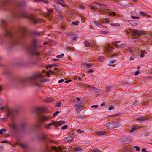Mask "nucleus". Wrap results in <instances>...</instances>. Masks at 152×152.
<instances>
[{
	"label": "nucleus",
	"mask_w": 152,
	"mask_h": 152,
	"mask_svg": "<svg viewBox=\"0 0 152 152\" xmlns=\"http://www.w3.org/2000/svg\"><path fill=\"white\" fill-rule=\"evenodd\" d=\"M138 121H142L147 119V117L146 116H141L137 118Z\"/></svg>",
	"instance_id": "13"
},
{
	"label": "nucleus",
	"mask_w": 152,
	"mask_h": 152,
	"mask_svg": "<svg viewBox=\"0 0 152 152\" xmlns=\"http://www.w3.org/2000/svg\"><path fill=\"white\" fill-rule=\"evenodd\" d=\"M20 146L23 148H25L27 147V145L26 144H21Z\"/></svg>",
	"instance_id": "48"
},
{
	"label": "nucleus",
	"mask_w": 152,
	"mask_h": 152,
	"mask_svg": "<svg viewBox=\"0 0 152 152\" xmlns=\"http://www.w3.org/2000/svg\"><path fill=\"white\" fill-rule=\"evenodd\" d=\"M64 81V80L63 79H61L59 80L58 82V83H60L61 82H63Z\"/></svg>",
	"instance_id": "63"
},
{
	"label": "nucleus",
	"mask_w": 152,
	"mask_h": 152,
	"mask_svg": "<svg viewBox=\"0 0 152 152\" xmlns=\"http://www.w3.org/2000/svg\"><path fill=\"white\" fill-rule=\"evenodd\" d=\"M52 149L55 152H66L63 151L61 148L60 146H59L58 148L56 146H52Z\"/></svg>",
	"instance_id": "8"
},
{
	"label": "nucleus",
	"mask_w": 152,
	"mask_h": 152,
	"mask_svg": "<svg viewBox=\"0 0 152 152\" xmlns=\"http://www.w3.org/2000/svg\"><path fill=\"white\" fill-rule=\"evenodd\" d=\"M131 17L133 19H139V17H137V16H133V15H131Z\"/></svg>",
	"instance_id": "54"
},
{
	"label": "nucleus",
	"mask_w": 152,
	"mask_h": 152,
	"mask_svg": "<svg viewBox=\"0 0 152 152\" xmlns=\"http://www.w3.org/2000/svg\"><path fill=\"white\" fill-rule=\"evenodd\" d=\"M54 1L57 4H59L62 7H63L64 6V1L63 0H54Z\"/></svg>",
	"instance_id": "11"
},
{
	"label": "nucleus",
	"mask_w": 152,
	"mask_h": 152,
	"mask_svg": "<svg viewBox=\"0 0 152 152\" xmlns=\"http://www.w3.org/2000/svg\"><path fill=\"white\" fill-rule=\"evenodd\" d=\"M131 32L135 36L144 35L146 34V33L145 31L141 30H137L136 29H132L131 30Z\"/></svg>",
	"instance_id": "5"
},
{
	"label": "nucleus",
	"mask_w": 152,
	"mask_h": 152,
	"mask_svg": "<svg viewBox=\"0 0 152 152\" xmlns=\"http://www.w3.org/2000/svg\"><path fill=\"white\" fill-rule=\"evenodd\" d=\"M37 40L36 39H33L29 47V50L31 53L34 55L38 56L39 54V53L36 51L37 49L36 43Z\"/></svg>",
	"instance_id": "4"
},
{
	"label": "nucleus",
	"mask_w": 152,
	"mask_h": 152,
	"mask_svg": "<svg viewBox=\"0 0 152 152\" xmlns=\"http://www.w3.org/2000/svg\"><path fill=\"white\" fill-rule=\"evenodd\" d=\"M61 104V102H58L57 103L56 105V106L57 107H60V105Z\"/></svg>",
	"instance_id": "57"
},
{
	"label": "nucleus",
	"mask_w": 152,
	"mask_h": 152,
	"mask_svg": "<svg viewBox=\"0 0 152 152\" xmlns=\"http://www.w3.org/2000/svg\"><path fill=\"white\" fill-rule=\"evenodd\" d=\"M76 132H77L79 133L80 134L84 132V131L83 130H81L80 129H79L77 130Z\"/></svg>",
	"instance_id": "45"
},
{
	"label": "nucleus",
	"mask_w": 152,
	"mask_h": 152,
	"mask_svg": "<svg viewBox=\"0 0 152 152\" xmlns=\"http://www.w3.org/2000/svg\"><path fill=\"white\" fill-rule=\"evenodd\" d=\"M138 128L137 126H135L134 127L132 128L129 131V132L132 133L134 132V131L137 130Z\"/></svg>",
	"instance_id": "22"
},
{
	"label": "nucleus",
	"mask_w": 152,
	"mask_h": 152,
	"mask_svg": "<svg viewBox=\"0 0 152 152\" xmlns=\"http://www.w3.org/2000/svg\"><path fill=\"white\" fill-rule=\"evenodd\" d=\"M45 101L46 102H51L53 101V99L51 97L47 98L45 100Z\"/></svg>",
	"instance_id": "21"
},
{
	"label": "nucleus",
	"mask_w": 152,
	"mask_h": 152,
	"mask_svg": "<svg viewBox=\"0 0 152 152\" xmlns=\"http://www.w3.org/2000/svg\"><path fill=\"white\" fill-rule=\"evenodd\" d=\"M49 126H48V124H47L45 126V128L48 129H50V128Z\"/></svg>",
	"instance_id": "58"
},
{
	"label": "nucleus",
	"mask_w": 152,
	"mask_h": 152,
	"mask_svg": "<svg viewBox=\"0 0 152 152\" xmlns=\"http://www.w3.org/2000/svg\"><path fill=\"white\" fill-rule=\"evenodd\" d=\"M112 87L111 86L108 87L106 89V91H110V89L112 88Z\"/></svg>",
	"instance_id": "59"
},
{
	"label": "nucleus",
	"mask_w": 152,
	"mask_h": 152,
	"mask_svg": "<svg viewBox=\"0 0 152 152\" xmlns=\"http://www.w3.org/2000/svg\"><path fill=\"white\" fill-rule=\"evenodd\" d=\"M10 127L14 129H16V126L15 122L14 121L12 122V124L10 125Z\"/></svg>",
	"instance_id": "23"
},
{
	"label": "nucleus",
	"mask_w": 152,
	"mask_h": 152,
	"mask_svg": "<svg viewBox=\"0 0 152 152\" xmlns=\"http://www.w3.org/2000/svg\"><path fill=\"white\" fill-rule=\"evenodd\" d=\"M95 3H96L97 4H98V5H99L100 6L102 7V8H106L107 7L104 4H100V3H98L97 2H95Z\"/></svg>",
	"instance_id": "36"
},
{
	"label": "nucleus",
	"mask_w": 152,
	"mask_h": 152,
	"mask_svg": "<svg viewBox=\"0 0 152 152\" xmlns=\"http://www.w3.org/2000/svg\"><path fill=\"white\" fill-rule=\"evenodd\" d=\"M53 9H48L47 10V15L48 16H49L51 14V13L53 11Z\"/></svg>",
	"instance_id": "20"
},
{
	"label": "nucleus",
	"mask_w": 152,
	"mask_h": 152,
	"mask_svg": "<svg viewBox=\"0 0 152 152\" xmlns=\"http://www.w3.org/2000/svg\"><path fill=\"white\" fill-rule=\"evenodd\" d=\"M6 130L4 129H2L0 130V135L2 134L3 133V132H5Z\"/></svg>",
	"instance_id": "43"
},
{
	"label": "nucleus",
	"mask_w": 152,
	"mask_h": 152,
	"mask_svg": "<svg viewBox=\"0 0 152 152\" xmlns=\"http://www.w3.org/2000/svg\"><path fill=\"white\" fill-rule=\"evenodd\" d=\"M48 124V126H49L53 125L55 127H56L57 126V124L54 121H52L51 123H49Z\"/></svg>",
	"instance_id": "27"
},
{
	"label": "nucleus",
	"mask_w": 152,
	"mask_h": 152,
	"mask_svg": "<svg viewBox=\"0 0 152 152\" xmlns=\"http://www.w3.org/2000/svg\"><path fill=\"white\" fill-rule=\"evenodd\" d=\"M85 46L86 47H89L90 46L89 42L87 41H85L84 42Z\"/></svg>",
	"instance_id": "33"
},
{
	"label": "nucleus",
	"mask_w": 152,
	"mask_h": 152,
	"mask_svg": "<svg viewBox=\"0 0 152 152\" xmlns=\"http://www.w3.org/2000/svg\"><path fill=\"white\" fill-rule=\"evenodd\" d=\"M142 152H148L146 150L145 148H142L141 149Z\"/></svg>",
	"instance_id": "60"
},
{
	"label": "nucleus",
	"mask_w": 152,
	"mask_h": 152,
	"mask_svg": "<svg viewBox=\"0 0 152 152\" xmlns=\"http://www.w3.org/2000/svg\"><path fill=\"white\" fill-rule=\"evenodd\" d=\"M94 72V71L93 70H90L88 71H87V73L88 74H89L90 73L92 72Z\"/></svg>",
	"instance_id": "61"
},
{
	"label": "nucleus",
	"mask_w": 152,
	"mask_h": 152,
	"mask_svg": "<svg viewBox=\"0 0 152 152\" xmlns=\"http://www.w3.org/2000/svg\"><path fill=\"white\" fill-rule=\"evenodd\" d=\"M33 34L35 36H40L42 35L41 33L36 31H34L33 32Z\"/></svg>",
	"instance_id": "26"
},
{
	"label": "nucleus",
	"mask_w": 152,
	"mask_h": 152,
	"mask_svg": "<svg viewBox=\"0 0 152 152\" xmlns=\"http://www.w3.org/2000/svg\"><path fill=\"white\" fill-rule=\"evenodd\" d=\"M1 22L3 26L6 25L7 23V21L6 20H1Z\"/></svg>",
	"instance_id": "39"
},
{
	"label": "nucleus",
	"mask_w": 152,
	"mask_h": 152,
	"mask_svg": "<svg viewBox=\"0 0 152 152\" xmlns=\"http://www.w3.org/2000/svg\"><path fill=\"white\" fill-rule=\"evenodd\" d=\"M26 30L25 27H22L20 28L19 31L13 34L8 28H5L4 35L5 37L11 39L12 44L16 45L20 44L25 37Z\"/></svg>",
	"instance_id": "2"
},
{
	"label": "nucleus",
	"mask_w": 152,
	"mask_h": 152,
	"mask_svg": "<svg viewBox=\"0 0 152 152\" xmlns=\"http://www.w3.org/2000/svg\"><path fill=\"white\" fill-rule=\"evenodd\" d=\"M93 152H101L100 150L97 149L93 150Z\"/></svg>",
	"instance_id": "51"
},
{
	"label": "nucleus",
	"mask_w": 152,
	"mask_h": 152,
	"mask_svg": "<svg viewBox=\"0 0 152 152\" xmlns=\"http://www.w3.org/2000/svg\"><path fill=\"white\" fill-rule=\"evenodd\" d=\"M24 5L21 3H17L13 6V11L11 14L12 17L16 19L24 18L28 19L36 23L39 21V19H35L32 14L28 13L24 9Z\"/></svg>",
	"instance_id": "1"
},
{
	"label": "nucleus",
	"mask_w": 152,
	"mask_h": 152,
	"mask_svg": "<svg viewBox=\"0 0 152 152\" xmlns=\"http://www.w3.org/2000/svg\"><path fill=\"white\" fill-rule=\"evenodd\" d=\"M109 9H107L106 10H102V12L103 13L107 14L108 15L112 16H115L116 15L115 12H111L110 11H109Z\"/></svg>",
	"instance_id": "7"
},
{
	"label": "nucleus",
	"mask_w": 152,
	"mask_h": 152,
	"mask_svg": "<svg viewBox=\"0 0 152 152\" xmlns=\"http://www.w3.org/2000/svg\"><path fill=\"white\" fill-rule=\"evenodd\" d=\"M34 2H43L45 4H47L48 2V1L47 0H33Z\"/></svg>",
	"instance_id": "14"
},
{
	"label": "nucleus",
	"mask_w": 152,
	"mask_h": 152,
	"mask_svg": "<svg viewBox=\"0 0 152 152\" xmlns=\"http://www.w3.org/2000/svg\"><path fill=\"white\" fill-rule=\"evenodd\" d=\"M112 26H119L120 25L118 23H111L110 24Z\"/></svg>",
	"instance_id": "38"
},
{
	"label": "nucleus",
	"mask_w": 152,
	"mask_h": 152,
	"mask_svg": "<svg viewBox=\"0 0 152 152\" xmlns=\"http://www.w3.org/2000/svg\"><path fill=\"white\" fill-rule=\"evenodd\" d=\"M83 66H86L87 68H89L90 67H91V66H92L93 65V64L91 63L87 64L86 63H84L83 64Z\"/></svg>",
	"instance_id": "16"
},
{
	"label": "nucleus",
	"mask_w": 152,
	"mask_h": 152,
	"mask_svg": "<svg viewBox=\"0 0 152 152\" xmlns=\"http://www.w3.org/2000/svg\"><path fill=\"white\" fill-rule=\"evenodd\" d=\"M75 106L77 107V109H79L81 107V105L80 104H76L75 105Z\"/></svg>",
	"instance_id": "56"
},
{
	"label": "nucleus",
	"mask_w": 152,
	"mask_h": 152,
	"mask_svg": "<svg viewBox=\"0 0 152 152\" xmlns=\"http://www.w3.org/2000/svg\"><path fill=\"white\" fill-rule=\"evenodd\" d=\"M94 22L95 25L97 27H99V28H102L103 27H104V26L102 24L100 23H98L96 21H94Z\"/></svg>",
	"instance_id": "15"
},
{
	"label": "nucleus",
	"mask_w": 152,
	"mask_h": 152,
	"mask_svg": "<svg viewBox=\"0 0 152 152\" xmlns=\"http://www.w3.org/2000/svg\"><path fill=\"white\" fill-rule=\"evenodd\" d=\"M10 0H4L3 1V4L4 6H7L10 3Z\"/></svg>",
	"instance_id": "24"
},
{
	"label": "nucleus",
	"mask_w": 152,
	"mask_h": 152,
	"mask_svg": "<svg viewBox=\"0 0 152 152\" xmlns=\"http://www.w3.org/2000/svg\"><path fill=\"white\" fill-rule=\"evenodd\" d=\"M139 74V71L138 70H137L135 73H134V75L135 76Z\"/></svg>",
	"instance_id": "64"
},
{
	"label": "nucleus",
	"mask_w": 152,
	"mask_h": 152,
	"mask_svg": "<svg viewBox=\"0 0 152 152\" xmlns=\"http://www.w3.org/2000/svg\"><path fill=\"white\" fill-rule=\"evenodd\" d=\"M41 74L39 73H36L33 74L31 76L26 78L20 79L19 81L21 84L28 82L34 86L40 87L38 79L40 78Z\"/></svg>",
	"instance_id": "3"
},
{
	"label": "nucleus",
	"mask_w": 152,
	"mask_h": 152,
	"mask_svg": "<svg viewBox=\"0 0 152 152\" xmlns=\"http://www.w3.org/2000/svg\"><path fill=\"white\" fill-rule=\"evenodd\" d=\"M117 126H116L114 125L113 123H109L107 125V127L110 130L113 129Z\"/></svg>",
	"instance_id": "10"
},
{
	"label": "nucleus",
	"mask_w": 152,
	"mask_h": 152,
	"mask_svg": "<svg viewBox=\"0 0 152 152\" xmlns=\"http://www.w3.org/2000/svg\"><path fill=\"white\" fill-rule=\"evenodd\" d=\"M100 89H97V88H95L94 90V92H96V93H98V92H100Z\"/></svg>",
	"instance_id": "50"
},
{
	"label": "nucleus",
	"mask_w": 152,
	"mask_h": 152,
	"mask_svg": "<svg viewBox=\"0 0 152 152\" xmlns=\"http://www.w3.org/2000/svg\"><path fill=\"white\" fill-rule=\"evenodd\" d=\"M90 8L92 11H96V8H95L93 6H90Z\"/></svg>",
	"instance_id": "44"
},
{
	"label": "nucleus",
	"mask_w": 152,
	"mask_h": 152,
	"mask_svg": "<svg viewBox=\"0 0 152 152\" xmlns=\"http://www.w3.org/2000/svg\"><path fill=\"white\" fill-rule=\"evenodd\" d=\"M48 143H54L55 144H56L57 143V142L56 141H55L53 140H52L50 139H49L48 141Z\"/></svg>",
	"instance_id": "37"
},
{
	"label": "nucleus",
	"mask_w": 152,
	"mask_h": 152,
	"mask_svg": "<svg viewBox=\"0 0 152 152\" xmlns=\"http://www.w3.org/2000/svg\"><path fill=\"white\" fill-rule=\"evenodd\" d=\"M128 22L132 26H136L138 24V21L136 20H129Z\"/></svg>",
	"instance_id": "9"
},
{
	"label": "nucleus",
	"mask_w": 152,
	"mask_h": 152,
	"mask_svg": "<svg viewBox=\"0 0 152 152\" xmlns=\"http://www.w3.org/2000/svg\"><path fill=\"white\" fill-rule=\"evenodd\" d=\"M139 14L141 16L143 17H145L147 15L146 13L143 12H140Z\"/></svg>",
	"instance_id": "40"
},
{
	"label": "nucleus",
	"mask_w": 152,
	"mask_h": 152,
	"mask_svg": "<svg viewBox=\"0 0 152 152\" xmlns=\"http://www.w3.org/2000/svg\"><path fill=\"white\" fill-rule=\"evenodd\" d=\"M36 129H42V125L40 124H37L35 126Z\"/></svg>",
	"instance_id": "18"
},
{
	"label": "nucleus",
	"mask_w": 152,
	"mask_h": 152,
	"mask_svg": "<svg viewBox=\"0 0 152 152\" xmlns=\"http://www.w3.org/2000/svg\"><path fill=\"white\" fill-rule=\"evenodd\" d=\"M81 150H82L81 148L79 146L76 147L74 149V152H76L78 151H80Z\"/></svg>",
	"instance_id": "31"
},
{
	"label": "nucleus",
	"mask_w": 152,
	"mask_h": 152,
	"mask_svg": "<svg viewBox=\"0 0 152 152\" xmlns=\"http://www.w3.org/2000/svg\"><path fill=\"white\" fill-rule=\"evenodd\" d=\"M113 109V106H110L108 108V110H111Z\"/></svg>",
	"instance_id": "62"
},
{
	"label": "nucleus",
	"mask_w": 152,
	"mask_h": 152,
	"mask_svg": "<svg viewBox=\"0 0 152 152\" xmlns=\"http://www.w3.org/2000/svg\"><path fill=\"white\" fill-rule=\"evenodd\" d=\"M120 43V41H116L115 42V44H114V45L115 47H118V46L119 45H118L119 43Z\"/></svg>",
	"instance_id": "35"
},
{
	"label": "nucleus",
	"mask_w": 152,
	"mask_h": 152,
	"mask_svg": "<svg viewBox=\"0 0 152 152\" xmlns=\"http://www.w3.org/2000/svg\"><path fill=\"white\" fill-rule=\"evenodd\" d=\"M67 125H64L62 127V129L63 130H65L67 128Z\"/></svg>",
	"instance_id": "55"
},
{
	"label": "nucleus",
	"mask_w": 152,
	"mask_h": 152,
	"mask_svg": "<svg viewBox=\"0 0 152 152\" xmlns=\"http://www.w3.org/2000/svg\"><path fill=\"white\" fill-rule=\"evenodd\" d=\"M59 113V112L57 111L55 112L54 113L53 115V117H55L57 115V114H58V113Z\"/></svg>",
	"instance_id": "42"
},
{
	"label": "nucleus",
	"mask_w": 152,
	"mask_h": 152,
	"mask_svg": "<svg viewBox=\"0 0 152 152\" xmlns=\"http://www.w3.org/2000/svg\"><path fill=\"white\" fill-rule=\"evenodd\" d=\"M37 110L38 111L42 113L45 112L46 110L43 107L38 108H37Z\"/></svg>",
	"instance_id": "17"
},
{
	"label": "nucleus",
	"mask_w": 152,
	"mask_h": 152,
	"mask_svg": "<svg viewBox=\"0 0 152 152\" xmlns=\"http://www.w3.org/2000/svg\"><path fill=\"white\" fill-rule=\"evenodd\" d=\"M78 23H79V21L72 22V24L73 25H77L78 24Z\"/></svg>",
	"instance_id": "49"
},
{
	"label": "nucleus",
	"mask_w": 152,
	"mask_h": 152,
	"mask_svg": "<svg viewBox=\"0 0 152 152\" xmlns=\"http://www.w3.org/2000/svg\"><path fill=\"white\" fill-rule=\"evenodd\" d=\"M146 53V52L145 50H142L141 51V54L140 55V57H143L144 56V54Z\"/></svg>",
	"instance_id": "29"
},
{
	"label": "nucleus",
	"mask_w": 152,
	"mask_h": 152,
	"mask_svg": "<svg viewBox=\"0 0 152 152\" xmlns=\"http://www.w3.org/2000/svg\"><path fill=\"white\" fill-rule=\"evenodd\" d=\"M50 81V80L48 79H46L45 80H42L41 81V82L42 83H44L46 82H48Z\"/></svg>",
	"instance_id": "46"
},
{
	"label": "nucleus",
	"mask_w": 152,
	"mask_h": 152,
	"mask_svg": "<svg viewBox=\"0 0 152 152\" xmlns=\"http://www.w3.org/2000/svg\"><path fill=\"white\" fill-rule=\"evenodd\" d=\"M26 125V124L25 122H24L21 124V126L22 127H23L25 126Z\"/></svg>",
	"instance_id": "53"
},
{
	"label": "nucleus",
	"mask_w": 152,
	"mask_h": 152,
	"mask_svg": "<svg viewBox=\"0 0 152 152\" xmlns=\"http://www.w3.org/2000/svg\"><path fill=\"white\" fill-rule=\"evenodd\" d=\"M51 118L49 116L41 115L39 118V120L42 123H44L50 120Z\"/></svg>",
	"instance_id": "6"
},
{
	"label": "nucleus",
	"mask_w": 152,
	"mask_h": 152,
	"mask_svg": "<svg viewBox=\"0 0 152 152\" xmlns=\"http://www.w3.org/2000/svg\"><path fill=\"white\" fill-rule=\"evenodd\" d=\"M56 123L57 124V125L58 124L59 126H60L62 124H65V122L64 121H60Z\"/></svg>",
	"instance_id": "28"
},
{
	"label": "nucleus",
	"mask_w": 152,
	"mask_h": 152,
	"mask_svg": "<svg viewBox=\"0 0 152 152\" xmlns=\"http://www.w3.org/2000/svg\"><path fill=\"white\" fill-rule=\"evenodd\" d=\"M134 148L136 149V150L137 151H138L140 150L139 147L137 146H134Z\"/></svg>",
	"instance_id": "52"
},
{
	"label": "nucleus",
	"mask_w": 152,
	"mask_h": 152,
	"mask_svg": "<svg viewBox=\"0 0 152 152\" xmlns=\"http://www.w3.org/2000/svg\"><path fill=\"white\" fill-rule=\"evenodd\" d=\"M109 32L107 31H101L100 34L103 35H105L109 34Z\"/></svg>",
	"instance_id": "30"
},
{
	"label": "nucleus",
	"mask_w": 152,
	"mask_h": 152,
	"mask_svg": "<svg viewBox=\"0 0 152 152\" xmlns=\"http://www.w3.org/2000/svg\"><path fill=\"white\" fill-rule=\"evenodd\" d=\"M73 139V138L72 137H68L65 138L64 140L66 142H69L72 140Z\"/></svg>",
	"instance_id": "12"
},
{
	"label": "nucleus",
	"mask_w": 152,
	"mask_h": 152,
	"mask_svg": "<svg viewBox=\"0 0 152 152\" xmlns=\"http://www.w3.org/2000/svg\"><path fill=\"white\" fill-rule=\"evenodd\" d=\"M87 87L88 88L90 89V90L94 91V90L95 88L94 87H92L91 85H88L87 86Z\"/></svg>",
	"instance_id": "32"
},
{
	"label": "nucleus",
	"mask_w": 152,
	"mask_h": 152,
	"mask_svg": "<svg viewBox=\"0 0 152 152\" xmlns=\"http://www.w3.org/2000/svg\"><path fill=\"white\" fill-rule=\"evenodd\" d=\"M105 132L104 131H102L98 132L96 133L99 136H102L104 135L105 133Z\"/></svg>",
	"instance_id": "25"
},
{
	"label": "nucleus",
	"mask_w": 152,
	"mask_h": 152,
	"mask_svg": "<svg viewBox=\"0 0 152 152\" xmlns=\"http://www.w3.org/2000/svg\"><path fill=\"white\" fill-rule=\"evenodd\" d=\"M56 66V64H51L48 65L46 66V68H47V69L48 68V67L51 68L53 66Z\"/></svg>",
	"instance_id": "34"
},
{
	"label": "nucleus",
	"mask_w": 152,
	"mask_h": 152,
	"mask_svg": "<svg viewBox=\"0 0 152 152\" xmlns=\"http://www.w3.org/2000/svg\"><path fill=\"white\" fill-rule=\"evenodd\" d=\"M47 74L48 75H53V73L52 70H50L47 72Z\"/></svg>",
	"instance_id": "47"
},
{
	"label": "nucleus",
	"mask_w": 152,
	"mask_h": 152,
	"mask_svg": "<svg viewBox=\"0 0 152 152\" xmlns=\"http://www.w3.org/2000/svg\"><path fill=\"white\" fill-rule=\"evenodd\" d=\"M64 56V54L63 53H62L60 55H57L56 57L57 58H61Z\"/></svg>",
	"instance_id": "41"
},
{
	"label": "nucleus",
	"mask_w": 152,
	"mask_h": 152,
	"mask_svg": "<svg viewBox=\"0 0 152 152\" xmlns=\"http://www.w3.org/2000/svg\"><path fill=\"white\" fill-rule=\"evenodd\" d=\"M120 120H118L117 121V123H113L114 125L116 126H117L115 127V128H117L118 127H119L121 126V124L120 123Z\"/></svg>",
	"instance_id": "19"
}]
</instances>
